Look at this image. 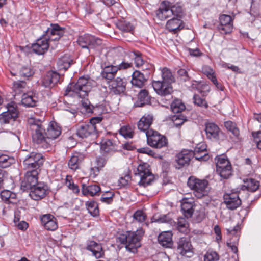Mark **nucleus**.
<instances>
[{
  "instance_id": "obj_17",
  "label": "nucleus",
  "mask_w": 261,
  "mask_h": 261,
  "mask_svg": "<svg viewBox=\"0 0 261 261\" xmlns=\"http://www.w3.org/2000/svg\"><path fill=\"white\" fill-rule=\"evenodd\" d=\"M219 20L218 28L221 33L225 34L231 33L233 29L232 18L230 15L223 14L220 16Z\"/></svg>"
},
{
  "instance_id": "obj_4",
  "label": "nucleus",
  "mask_w": 261,
  "mask_h": 261,
  "mask_svg": "<svg viewBox=\"0 0 261 261\" xmlns=\"http://www.w3.org/2000/svg\"><path fill=\"white\" fill-rule=\"evenodd\" d=\"M144 232L142 228H139L136 231H125L120 233L117 239L121 244L125 245L127 250L135 253L141 246L140 240Z\"/></svg>"
},
{
  "instance_id": "obj_26",
  "label": "nucleus",
  "mask_w": 261,
  "mask_h": 261,
  "mask_svg": "<svg viewBox=\"0 0 261 261\" xmlns=\"http://www.w3.org/2000/svg\"><path fill=\"white\" fill-rule=\"evenodd\" d=\"M191 153L188 150H183L177 154L176 161L180 168L186 165H188L190 161Z\"/></svg>"
},
{
  "instance_id": "obj_62",
  "label": "nucleus",
  "mask_w": 261,
  "mask_h": 261,
  "mask_svg": "<svg viewBox=\"0 0 261 261\" xmlns=\"http://www.w3.org/2000/svg\"><path fill=\"white\" fill-rule=\"evenodd\" d=\"M138 152L141 153H145L151 156H155V153L148 147H142L138 149Z\"/></svg>"
},
{
  "instance_id": "obj_37",
  "label": "nucleus",
  "mask_w": 261,
  "mask_h": 261,
  "mask_svg": "<svg viewBox=\"0 0 261 261\" xmlns=\"http://www.w3.org/2000/svg\"><path fill=\"white\" fill-rule=\"evenodd\" d=\"M117 27L122 32L132 33L134 29V26L128 21L121 20L116 23Z\"/></svg>"
},
{
  "instance_id": "obj_34",
  "label": "nucleus",
  "mask_w": 261,
  "mask_h": 261,
  "mask_svg": "<svg viewBox=\"0 0 261 261\" xmlns=\"http://www.w3.org/2000/svg\"><path fill=\"white\" fill-rule=\"evenodd\" d=\"M162 81L171 85L175 82V77L171 71L167 67L160 68Z\"/></svg>"
},
{
  "instance_id": "obj_43",
  "label": "nucleus",
  "mask_w": 261,
  "mask_h": 261,
  "mask_svg": "<svg viewBox=\"0 0 261 261\" xmlns=\"http://www.w3.org/2000/svg\"><path fill=\"white\" fill-rule=\"evenodd\" d=\"M86 206L88 212L93 217L97 216L99 214V210L97 203L93 201H88L86 203Z\"/></svg>"
},
{
  "instance_id": "obj_12",
  "label": "nucleus",
  "mask_w": 261,
  "mask_h": 261,
  "mask_svg": "<svg viewBox=\"0 0 261 261\" xmlns=\"http://www.w3.org/2000/svg\"><path fill=\"white\" fill-rule=\"evenodd\" d=\"M193 247L190 239L181 237L178 242L177 250L178 253L187 257H191L193 255Z\"/></svg>"
},
{
  "instance_id": "obj_51",
  "label": "nucleus",
  "mask_w": 261,
  "mask_h": 261,
  "mask_svg": "<svg viewBox=\"0 0 261 261\" xmlns=\"http://www.w3.org/2000/svg\"><path fill=\"white\" fill-rule=\"evenodd\" d=\"M7 111L6 112H8L11 114L12 115L11 117H15L16 118L18 117V111L17 110V107L16 103L14 101H11L8 103L6 106Z\"/></svg>"
},
{
  "instance_id": "obj_6",
  "label": "nucleus",
  "mask_w": 261,
  "mask_h": 261,
  "mask_svg": "<svg viewBox=\"0 0 261 261\" xmlns=\"http://www.w3.org/2000/svg\"><path fill=\"white\" fill-rule=\"evenodd\" d=\"M43 163L44 159L42 154L35 152L27 155L23 161L24 169L28 171H41L40 167Z\"/></svg>"
},
{
  "instance_id": "obj_54",
  "label": "nucleus",
  "mask_w": 261,
  "mask_h": 261,
  "mask_svg": "<svg viewBox=\"0 0 261 261\" xmlns=\"http://www.w3.org/2000/svg\"><path fill=\"white\" fill-rule=\"evenodd\" d=\"M218 254L213 250H208L204 255V261H218Z\"/></svg>"
},
{
  "instance_id": "obj_10",
  "label": "nucleus",
  "mask_w": 261,
  "mask_h": 261,
  "mask_svg": "<svg viewBox=\"0 0 261 261\" xmlns=\"http://www.w3.org/2000/svg\"><path fill=\"white\" fill-rule=\"evenodd\" d=\"M148 165L146 163L140 164L137 168L138 174L140 177L139 184L140 186L146 187L153 181V175L148 169Z\"/></svg>"
},
{
  "instance_id": "obj_46",
  "label": "nucleus",
  "mask_w": 261,
  "mask_h": 261,
  "mask_svg": "<svg viewBox=\"0 0 261 261\" xmlns=\"http://www.w3.org/2000/svg\"><path fill=\"white\" fill-rule=\"evenodd\" d=\"M188 226V223L185 218L181 217L178 219L176 227L180 232L187 233L189 231Z\"/></svg>"
},
{
  "instance_id": "obj_13",
  "label": "nucleus",
  "mask_w": 261,
  "mask_h": 261,
  "mask_svg": "<svg viewBox=\"0 0 261 261\" xmlns=\"http://www.w3.org/2000/svg\"><path fill=\"white\" fill-rule=\"evenodd\" d=\"M126 83L125 79L117 77L110 82L108 87L111 93L118 95L125 92Z\"/></svg>"
},
{
  "instance_id": "obj_64",
  "label": "nucleus",
  "mask_w": 261,
  "mask_h": 261,
  "mask_svg": "<svg viewBox=\"0 0 261 261\" xmlns=\"http://www.w3.org/2000/svg\"><path fill=\"white\" fill-rule=\"evenodd\" d=\"M66 184L69 189L72 190L74 193H78L79 192L80 189L77 185L68 180L66 181Z\"/></svg>"
},
{
  "instance_id": "obj_8",
  "label": "nucleus",
  "mask_w": 261,
  "mask_h": 261,
  "mask_svg": "<svg viewBox=\"0 0 261 261\" xmlns=\"http://www.w3.org/2000/svg\"><path fill=\"white\" fill-rule=\"evenodd\" d=\"M77 43L83 48L93 49L100 46L102 43V40L94 36L85 34L80 36L77 40Z\"/></svg>"
},
{
  "instance_id": "obj_1",
  "label": "nucleus",
  "mask_w": 261,
  "mask_h": 261,
  "mask_svg": "<svg viewBox=\"0 0 261 261\" xmlns=\"http://www.w3.org/2000/svg\"><path fill=\"white\" fill-rule=\"evenodd\" d=\"M28 125L33 141L44 149L48 148L50 147V140L57 138L61 133V127L55 121H51L46 130L41 120L30 117L28 120Z\"/></svg>"
},
{
  "instance_id": "obj_16",
  "label": "nucleus",
  "mask_w": 261,
  "mask_h": 261,
  "mask_svg": "<svg viewBox=\"0 0 261 261\" xmlns=\"http://www.w3.org/2000/svg\"><path fill=\"white\" fill-rule=\"evenodd\" d=\"M152 85L156 93L161 96L169 95L173 91L171 85L163 81H153Z\"/></svg>"
},
{
  "instance_id": "obj_41",
  "label": "nucleus",
  "mask_w": 261,
  "mask_h": 261,
  "mask_svg": "<svg viewBox=\"0 0 261 261\" xmlns=\"http://www.w3.org/2000/svg\"><path fill=\"white\" fill-rule=\"evenodd\" d=\"M184 103L179 99L174 100L171 105V109L174 113L180 114L185 109Z\"/></svg>"
},
{
  "instance_id": "obj_7",
  "label": "nucleus",
  "mask_w": 261,
  "mask_h": 261,
  "mask_svg": "<svg viewBox=\"0 0 261 261\" xmlns=\"http://www.w3.org/2000/svg\"><path fill=\"white\" fill-rule=\"evenodd\" d=\"M146 137L148 144L152 147L161 148L167 144L166 138L153 129L147 132Z\"/></svg>"
},
{
  "instance_id": "obj_38",
  "label": "nucleus",
  "mask_w": 261,
  "mask_h": 261,
  "mask_svg": "<svg viewBox=\"0 0 261 261\" xmlns=\"http://www.w3.org/2000/svg\"><path fill=\"white\" fill-rule=\"evenodd\" d=\"M128 55L134 60L136 67H140L144 64V61L140 52L138 51H129Z\"/></svg>"
},
{
  "instance_id": "obj_5",
  "label": "nucleus",
  "mask_w": 261,
  "mask_h": 261,
  "mask_svg": "<svg viewBox=\"0 0 261 261\" xmlns=\"http://www.w3.org/2000/svg\"><path fill=\"white\" fill-rule=\"evenodd\" d=\"M208 182L205 179H199L194 176L189 178L188 186L193 191L194 195L198 198H201L208 193Z\"/></svg>"
},
{
  "instance_id": "obj_56",
  "label": "nucleus",
  "mask_w": 261,
  "mask_h": 261,
  "mask_svg": "<svg viewBox=\"0 0 261 261\" xmlns=\"http://www.w3.org/2000/svg\"><path fill=\"white\" fill-rule=\"evenodd\" d=\"M19 73L22 77L28 79L32 76L34 74V72L30 67H23L20 69Z\"/></svg>"
},
{
  "instance_id": "obj_23",
  "label": "nucleus",
  "mask_w": 261,
  "mask_h": 261,
  "mask_svg": "<svg viewBox=\"0 0 261 261\" xmlns=\"http://www.w3.org/2000/svg\"><path fill=\"white\" fill-rule=\"evenodd\" d=\"M95 127L88 123H82L79 125L76 134L81 138H87L91 134L95 133Z\"/></svg>"
},
{
  "instance_id": "obj_29",
  "label": "nucleus",
  "mask_w": 261,
  "mask_h": 261,
  "mask_svg": "<svg viewBox=\"0 0 261 261\" xmlns=\"http://www.w3.org/2000/svg\"><path fill=\"white\" fill-rule=\"evenodd\" d=\"M73 62V61L69 55H65L59 59L57 62L58 68L60 71H65L70 67Z\"/></svg>"
},
{
  "instance_id": "obj_42",
  "label": "nucleus",
  "mask_w": 261,
  "mask_h": 261,
  "mask_svg": "<svg viewBox=\"0 0 261 261\" xmlns=\"http://www.w3.org/2000/svg\"><path fill=\"white\" fill-rule=\"evenodd\" d=\"M14 159L6 154L0 153V167L7 168L14 163Z\"/></svg>"
},
{
  "instance_id": "obj_28",
  "label": "nucleus",
  "mask_w": 261,
  "mask_h": 261,
  "mask_svg": "<svg viewBox=\"0 0 261 261\" xmlns=\"http://www.w3.org/2000/svg\"><path fill=\"white\" fill-rule=\"evenodd\" d=\"M193 201L192 200H189L185 199L182 201L181 204V211L185 217L189 218L193 215Z\"/></svg>"
},
{
  "instance_id": "obj_48",
  "label": "nucleus",
  "mask_w": 261,
  "mask_h": 261,
  "mask_svg": "<svg viewBox=\"0 0 261 261\" xmlns=\"http://www.w3.org/2000/svg\"><path fill=\"white\" fill-rule=\"evenodd\" d=\"M171 120L176 127L180 126L187 121L186 117L181 114H177L171 117Z\"/></svg>"
},
{
  "instance_id": "obj_19",
  "label": "nucleus",
  "mask_w": 261,
  "mask_h": 261,
  "mask_svg": "<svg viewBox=\"0 0 261 261\" xmlns=\"http://www.w3.org/2000/svg\"><path fill=\"white\" fill-rule=\"evenodd\" d=\"M224 202L228 208L234 210L241 204V201L236 193L226 194L224 195Z\"/></svg>"
},
{
  "instance_id": "obj_60",
  "label": "nucleus",
  "mask_w": 261,
  "mask_h": 261,
  "mask_svg": "<svg viewBox=\"0 0 261 261\" xmlns=\"http://www.w3.org/2000/svg\"><path fill=\"white\" fill-rule=\"evenodd\" d=\"M117 68V71L118 70H126L129 68H130L133 67V64L132 63H129L128 62H126V61H123L121 63H120L117 66H116Z\"/></svg>"
},
{
  "instance_id": "obj_27",
  "label": "nucleus",
  "mask_w": 261,
  "mask_h": 261,
  "mask_svg": "<svg viewBox=\"0 0 261 261\" xmlns=\"http://www.w3.org/2000/svg\"><path fill=\"white\" fill-rule=\"evenodd\" d=\"M172 236V233L170 231L162 232L158 236V242L163 247H171L173 244Z\"/></svg>"
},
{
  "instance_id": "obj_39",
  "label": "nucleus",
  "mask_w": 261,
  "mask_h": 261,
  "mask_svg": "<svg viewBox=\"0 0 261 261\" xmlns=\"http://www.w3.org/2000/svg\"><path fill=\"white\" fill-rule=\"evenodd\" d=\"M138 106L142 107L143 105L148 103L150 100V96L146 90H142L138 94Z\"/></svg>"
},
{
  "instance_id": "obj_47",
  "label": "nucleus",
  "mask_w": 261,
  "mask_h": 261,
  "mask_svg": "<svg viewBox=\"0 0 261 261\" xmlns=\"http://www.w3.org/2000/svg\"><path fill=\"white\" fill-rule=\"evenodd\" d=\"M171 11V15L175 18L181 19L183 16V11L182 7L178 5H174L170 6Z\"/></svg>"
},
{
  "instance_id": "obj_63",
  "label": "nucleus",
  "mask_w": 261,
  "mask_h": 261,
  "mask_svg": "<svg viewBox=\"0 0 261 261\" xmlns=\"http://www.w3.org/2000/svg\"><path fill=\"white\" fill-rule=\"evenodd\" d=\"M102 118L101 117L97 116L91 118L89 122H87L88 124H92L93 126L95 127V131L96 130V126L97 124L100 123L102 121Z\"/></svg>"
},
{
  "instance_id": "obj_22",
  "label": "nucleus",
  "mask_w": 261,
  "mask_h": 261,
  "mask_svg": "<svg viewBox=\"0 0 261 261\" xmlns=\"http://www.w3.org/2000/svg\"><path fill=\"white\" fill-rule=\"evenodd\" d=\"M204 130L208 139L211 140L218 139L220 129L216 124L212 122L206 123Z\"/></svg>"
},
{
  "instance_id": "obj_50",
  "label": "nucleus",
  "mask_w": 261,
  "mask_h": 261,
  "mask_svg": "<svg viewBox=\"0 0 261 261\" xmlns=\"http://www.w3.org/2000/svg\"><path fill=\"white\" fill-rule=\"evenodd\" d=\"M193 102L195 105L201 108L207 109L208 107V105L205 99L201 97L197 94H195L193 96Z\"/></svg>"
},
{
  "instance_id": "obj_53",
  "label": "nucleus",
  "mask_w": 261,
  "mask_h": 261,
  "mask_svg": "<svg viewBox=\"0 0 261 261\" xmlns=\"http://www.w3.org/2000/svg\"><path fill=\"white\" fill-rule=\"evenodd\" d=\"M11 114L8 112H4L0 115V122L2 124H8L11 121H14L16 119L15 117H11Z\"/></svg>"
},
{
  "instance_id": "obj_2",
  "label": "nucleus",
  "mask_w": 261,
  "mask_h": 261,
  "mask_svg": "<svg viewBox=\"0 0 261 261\" xmlns=\"http://www.w3.org/2000/svg\"><path fill=\"white\" fill-rule=\"evenodd\" d=\"M92 81L89 78L80 77L76 83H70L66 88L65 95L76 96L82 98L81 105L83 111L87 114L92 113L95 108L87 99L88 95L92 88Z\"/></svg>"
},
{
  "instance_id": "obj_45",
  "label": "nucleus",
  "mask_w": 261,
  "mask_h": 261,
  "mask_svg": "<svg viewBox=\"0 0 261 261\" xmlns=\"http://www.w3.org/2000/svg\"><path fill=\"white\" fill-rule=\"evenodd\" d=\"M205 149L206 148L204 145L199 147H196L193 151V154L195 155V159L199 161L203 160L206 154Z\"/></svg>"
},
{
  "instance_id": "obj_52",
  "label": "nucleus",
  "mask_w": 261,
  "mask_h": 261,
  "mask_svg": "<svg viewBox=\"0 0 261 261\" xmlns=\"http://www.w3.org/2000/svg\"><path fill=\"white\" fill-rule=\"evenodd\" d=\"M119 131L120 134L126 139L132 138L133 137V130L129 125L122 126Z\"/></svg>"
},
{
  "instance_id": "obj_18",
  "label": "nucleus",
  "mask_w": 261,
  "mask_h": 261,
  "mask_svg": "<svg viewBox=\"0 0 261 261\" xmlns=\"http://www.w3.org/2000/svg\"><path fill=\"white\" fill-rule=\"evenodd\" d=\"M41 222L42 225L47 230L55 231L58 228L56 219L51 214L43 215L41 217Z\"/></svg>"
},
{
  "instance_id": "obj_20",
  "label": "nucleus",
  "mask_w": 261,
  "mask_h": 261,
  "mask_svg": "<svg viewBox=\"0 0 261 261\" xmlns=\"http://www.w3.org/2000/svg\"><path fill=\"white\" fill-rule=\"evenodd\" d=\"M119 142L115 139L105 138L100 142V149L105 152H113L118 149Z\"/></svg>"
},
{
  "instance_id": "obj_33",
  "label": "nucleus",
  "mask_w": 261,
  "mask_h": 261,
  "mask_svg": "<svg viewBox=\"0 0 261 261\" xmlns=\"http://www.w3.org/2000/svg\"><path fill=\"white\" fill-rule=\"evenodd\" d=\"M37 98L31 93H23L22 96L21 103L26 107H33L36 106Z\"/></svg>"
},
{
  "instance_id": "obj_21",
  "label": "nucleus",
  "mask_w": 261,
  "mask_h": 261,
  "mask_svg": "<svg viewBox=\"0 0 261 261\" xmlns=\"http://www.w3.org/2000/svg\"><path fill=\"white\" fill-rule=\"evenodd\" d=\"M153 119V117L152 115L145 114L138 122L137 126L138 129L140 131L145 133L146 136L147 135V132H149L151 129L149 128L152 123Z\"/></svg>"
},
{
  "instance_id": "obj_55",
  "label": "nucleus",
  "mask_w": 261,
  "mask_h": 261,
  "mask_svg": "<svg viewBox=\"0 0 261 261\" xmlns=\"http://www.w3.org/2000/svg\"><path fill=\"white\" fill-rule=\"evenodd\" d=\"M134 220L138 222L142 223L144 222L146 219V215L142 210L136 211L133 216Z\"/></svg>"
},
{
  "instance_id": "obj_31",
  "label": "nucleus",
  "mask_w": 261,
  "mask_h": 261,
  "mask_svg": "<svg viewBox=\"0 0 261 261\" xmlns=\"http://www.w3.org/2000/svg\"><path fill=\"white\" fill-rule=\"evenodd\" d=\"M244 185L241 186L242 190H247L249 191L254 192L256 191L259 187V182L253 178L247 179L244 181Z\"/></svg>"
},
{
  "instance_id": "obj_30",
  "label": "nucleus",
  "mask_w": 261,
  "mask_h": 261,
  "mask_svg": "<svg viewBox=\"0 0 261 261\" xmlns=\"http://www.w3.org/2000/svg\"><path fill=\"white\" fill-rule=\"evenodd\" d=\"M117 72L116 66L109 65L105 67L101 72V76L108 80H113Z\"/></svg>"
},
{
  "instance_id": "obj_61",
  "label": "nucleus",
  "mask_w": 261,
  "mask_h": 261,
  "mask_svg": "<svg viewBox=\"0 0 261 261\" xmlns=\"http://www.w3.org/2000/svg\"><path fill=\"white\" fill-rule=\"evenodd\" d=\"M131 177L129 175H125L124 177H121L119 181V186L120 187H124L127 186L130 181Z\"/></svg>"
},
{
  "instance_id": "obj_58",
  "label": "nucleus",
  "mask_w": 261,
  "mask_h": 261,
  "mask_svg": "<svg viewBox=\"0 0 261 261\" xmlns=\"http://www.w3.org/2000/svg\"><path fill=\"white\" fill-rule=\"evenodd\" d=\"M188 71H189V70H187L185 69H180L178 70L177 74L180 81L187 82L190 80Z\"/></svg>"
},
{
  "instance_id": "obj_32",
  "label": "nucleus",
  "mask_w": 261,
  "mask_h": 261,
  "mask_svg": "<svg viewBox=\"0 0 261 261\" xmlns=\"http://www.w3.org/2000/svg\"><path fill=\"white\" fill-rule=\"evenodd\" d=\"M100 191V188L99 186L93 184L86 186L82 184V192L83 195L88 196L90 195L93 196Z\"/></svg>"
},
{
  "instance_id": "obj_9",
  "label": "nucleus",
  "mask_w": 261,
  "mask_h": 261,
  "mask_svg": "<svg viewBox=\"0 0 261 261\" xmlns=\"http://www.w3.org/2000/svg\"><path fill=\"white\" fill-rule=\"evenodd\" d=\"M40 171L31 170L26 172L21 183V189L23 191H28L38 182V175Z\"/></svg>"
},
{
  "instance_id": "obj_40",
  "label": "nucleus",
  "mask_w": 261,
  "mask_h": 261,
  "mask_svg": "<svg viewBox=\"0 0 261 261\" xmlns=\"http://www.w3.org/2000/svg\"><path fill=\"white\" fill-rule=\"evenodd\" d=\"M27 83L23 81L14 82L13 89L15 94H19L26 91Z\"/></svg>"
},
{
  "instance_id": "obj_15",
  "label": "nucleus",
  "mask_w": 261,
  "mask_h": 261,
  "mask_svg": "<svg viewBox=\"0 0 261 261\" xmlns=\"http://www.w3.org/2000/svg\"><path fill=\"white\" fill-rule=\"evenodd\" d=\"M59 80L60 75L57 72L49 71L42 77V86L51 89L57 84Z\"/></svg>"
},
{
  "instance_id": "obj_11",
  "label": "nucleus",
  "mask_w": 261,
  "mask_h": 261,
  "mask_svg": "<svg viewBox=\"0 0 261 261\" xmlns=\"http://www.w3.org/2000/svg\"><path fill=\"white\" fill-rule=\"evenodd\" d=\"M48 186L42 182H39L29 189V196L34 200L43 199L48 193Z\"/></svg>"
},
{
  "instance_id": "obj_35",
  "label": "nucleus",
  "mask_w": 261,
  "mask_h": 261,
  "mask_svg": "<svg viewBox=\"0 0 261 261\" xmlns=\"http://www.w3.org/2000/svg\"><path fill=\"white\" fill-rule=\"evenodd\" d=\"M83 159V156L79 153H75L71 156L68 162V166L70 169L75 171L79 168L80 164Z\"/></svg>"
},
{
  "instance_id": "obj_59",
  "label": "nucleus",
  "mask_w": 261,
  "mask_h": 261,
  "mask_svg": "<svg viewBox=\"0 0 261 261\" xmlns=\"http://www.w3.org/2000/svg\"><path fill=\"white\" fill-rule=\"evenodd\" d=\"M234 241L232 242L231 240L227 242V246L230 248L231 250V251L234 253H238V240L239 238L237 235H236L234 236Z\"/></svg>"
},
{
  "instance_id": "obj_24",
  "label": "nucleus",
  "mask_w": 261,
  "mask_h": 261,
  "mask_svg": "<svg viewBox=\"0 0 261 261\" xmlns=\"http://www.w3.org/2000/svg\"><path fill=\"white\" fill-rule=\"evenodd\" d=\"M147 81V79L140 71L136 70L132 74L131 83L134 87L141 88L143 87Z\"/></svg>"
},
{
  "instance_id": "obj_44",
  "label": "nucleus",
  "mask_w": 261,
  "mask_h": 261,
  "mask_svg": "<svg viewBox=\"0 0 261 261\" xmlns=\"http://www.w3.org/2000/svg\"><path fill=\"white\" fill-rule=\"evenodd\" d=\"M0 196L2 200L7 203H12L11 199H15L16 196L15 193L7 190L1 191Z\"/></svg>"
},
{
  "instance_id": "obj_25",
  "label": "nucleus",
  "mask_w": 261,
  "mask_h": 261,
  "mask_svg": "<svg viewBox=\"0 0 261 261\" xmlns=\"http://www.w3.org/2000/svg\"><path fill=\"white\" fill-rule=\"evenodd\" d=\"M157 17L161 20H163L172 16L171 11L169 6L166 4L165 2H163L160 8L156 12Z\"/></svg>"
},
{
  "instance_id": "obj_49",
  "label": "nucleus",
  "mask_w": 261,
  "mask_h": 261,
  "mask_svg": "<svg viewBox=\"0 0 261 261\" xmlns=\"http://www.w3.org/2000/svg\"><path fill=\"white\" fill-rule=\"evenodd\" d=\"M224 126L226 128L231 132L234 136L238 137L239 135L240 131L235 123L231 121H227L224 123Z\"/></svg>"
},
{
  "instance_id": "obj_36",
  "label": "nucleus",
  "mask_w": 261,
  "mask_h": 261,
  "mask_svg": "<svg viewBox=\"0 0 261 261\" xmlns=\"http://www.w3.org/2000/svg\"><path fill=\"white\" fill-rule=\"evenodd\" d=\"M181 22L180 19L173 17L167 22L166 28L170 31H173L175 33L181 29Z\"/></svg>"
},
{
  "instance_id": "obj_57",
  "label": "nucleus",
  "mask_w": 261,
  "mask_h": 261,
  "mask_svg": "<svg viewBox=\"0 0 261 261\" xmlns=\"http://www.w3.org/2000/svg\"><path fill=\"white\" fill-rule=\"evenodd\" d=\"M217 172L222 178L224 179H227L232 175L231 166H228V167L218 171Z\"/></svg>"
},
{
  "instance_id": "obj_14",
  "label": "nucleus",
  "mask_w": 261,
  "mask_h": 261,
  "mask_svg": "<svg viewBox=\"0 0 261 261\" xmlns=\"http://www.w3.org/2000/svg\"><path fill=\"white\" fill-rule=\"evenodd\" d=\"M86 249L92 253V255L96 258H102L105 256V250L102 244L93 240H87Z\"/></svg>"
},
{
  "instance_id": "obj_3",
  "label": "nucleus",
  "mask_w": 261,
  "mask_h": 261,
  "mask_svg": "<svg viewBox=\"0 0 261 261\" xmlns=\"http://www.w3.org/2000/svg\"><path fill=\"white\" fill-rule=\"evenodd\" d=\"M65 33V29L60 27L58 24H50L42 37L38 39L32 45L34 53L37 55L44 54L51 45L52 42L58 41Z\"/></svg>"
}]
</instances>
